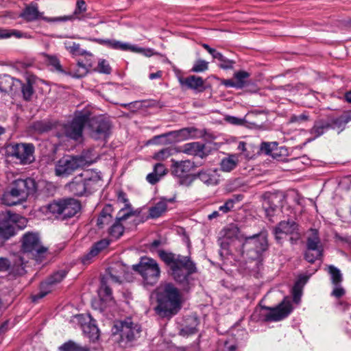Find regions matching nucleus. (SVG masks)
Returning <instances> with one entry per match:
<instances>
[{"mask_svg": "<svg viewBox=\"0 0 351 351\" xmlns=\"http://www.w3.org/2000/svg\"><path fill=\"white\" fill-rule=\"evenodd\" d=\"M158 305L156 311L162 317H171L181 308V295L172 284L167 283L158 288Z\"/></svg>", "mask_w": 351, "mask_h": 351, "instance_id": "1", "label": "nucleus"}, {"mask_svg": "<svg viewBox=\"0 0 351 351\" xmlns=\"http://www.w3.org/2000/svg\"><path fill=\"white\" fill-rule=\"evenodd\" d=\"M160 258L170 267L174 279L184 282L189 276L196 272L195 263L189 256H184L165 251L159 252Z\"/></svg>", "mask_w": 351, "mask_h": 351, "instance_id": "2", "label": "nucleus"}, {"mask_svg": "<svg viewBox=\"0 0 351 351\" xmlns=\"http://www.w3.org/2000/svg\"><path fill=\"white\" fill-rule=\"evenodd\" d=\"M35 190L36 183L33 179L16 180L13 182L10 191L3 195L2 203L7 206L16 205L25 201Z\"/></svg>", "mask_w": 351, "mask_h": 351, "instance_id": "3", "label": "nucleus"}, {"mask_svg": "<svg viewBox=\"0 0 351 351\" xmlns=\"http://www.w3.org/2000/svg\"><path fill=\"white\" fill-rule=\"evenodd\" d=\"M101 179L98 173L87 170L76 176L67 185V187L69 191L75 195L82 196L95 189Z\"/></svg>", "mask_w": 351, "mask_h": 351, "instance_id": "4", "label": "nucleus"}, {"mask_svg": "<svg viewBox=\"0 0 351 351\" xmlns=\"http://www.w3.org/2000/svg\"><path fill=\"white\" fill-rule=\"evenodd\" d=\"M82 153L80 156L66 155L59 159L55 165V173L58 176H68L79 167L95 162V158Z\"/></svg>", "mask_w": 351, "mask_h": 351, "instance_id": "5", "label": "nucleus"}, {"mask_svg": "<svg viewBox=\"0 0 351 351\" xmlns=\"http://www.w3.org/2000/svg\"><path fill=\"white\" fill-rule=\"evenodd\" d=\"M27 220L19 215L5 211L0 213V245L16 234V229L26 227Z\"/></svg>", "mask_w": 351, "mask_h": 351, "instance_id": "6", "label": "nucleus"}, {"mask_svg": "<svg viewBox=\"0 0 351 351\" xmlns=\"http://www.w3.org/2000/svg\"><path fill=\"white\" fill-rule=\"evenodd\" d=\"M133 270L138 274L145 286L156 285L160 276V269L156 260L147 257H141L138 264L132 265Z\"/></svg>", "mask_w": 351, "mask_h": 351, "instance_id": "7", "label": "nucleus"}, {"mask_svg": "<svg viewBox=\"0 0 351 351\" xmlns=\"http://www.w3.org/2000/svg\"><path fill=\"white\" fill-rule=\"evenodd\" d=\"M90 115V108H85L82 110L76 111L72 121L64 128L66 136L74 141L81 140L84 127L86 124Z\"/></svg>", "mask_w": 351, "mask_h": 351, "instance_id": "8", "label": "nucleus"}, {"mask_svg": "<svg viewBox=\"0 0 351 351\" xmlns=\"http://www.w3.org/2000/svg\"><path fill=\"white\" fill-rule=\"evenodd\" d=\"M112 332L114 335L119 333L122 341L132 343L139 338L141 327L138 324L133 322L131 318H126L123 321L115 322Z\"/></svg>", "mask_w": 351, "mask_h": 351, "instance_id": "9", "label": "nucleus"}, {"mask_svg": "<svg viewBox=\"0 0 351 351\" xmlns=\"http://www.w3.org/2000/svg\"><path fill=\"white\" fill-rule=\"evenodd\" d=\"M90 136L95 139H105L109 135L110 123L104 115H93L90 110V115L86 122Z\"/></svg>", "mask_w": 351, "mask_h": 351, "instance_id": "10", "label": "nucleus"}, {"mask_svg": "<svg viewBox=\"0 0 351 351\" xmlns=\"http://www.w3.org/2000/svg\"><path fill=\"white\" fill-rule=\"evenodd\" d=\"M226 235L228 237L234 236L239 241L245 240L244 246H252L258 255L267 250L268 244L265 237L254 234L250 237H245L241 234L239 229L236 226H232L228 228Z\"/></svg>", "mask_w": 351, "mask_h": 351, "instance_id": "11", "label": "nucleus"}, {"mask_svg": "<svg viewBox=\"0 0 351 351\" xmlns=\"http://www.w3.org/2000/svg\"><path fill=\"white\" fill-rule=\"evenodd\" d=\"M21 241L23 252L31 254L37 261L41 262L47 248L41 245L38 234L34 232H26Z\"/></svg>", "mask_w": 351, "mask_h": 351, "instance_id": "12", "label": "nucleus"}, {"mask_svg": "<svg viewBox=\"0 0 351 351\" xmlns=\"http://www.w3.org/2000/svg\"><path fill=\"white\" fill-rule=\"evenodd\" d=\"M80 208L79 201L73 198L53 202L48 206L50 213L62 219L73 217L80 210Z\"/></svg>", "mask_w": 351, "mask_h": 351, "instance_id": "13", "label": "nucleus"}, {"mask_svg": "<svg viewBox=\"0 0 351 351\" xmlns=\"http://www.w3.org/2000/svg\"><path fill=\"white\" fill-rule=\"evenodd\" d=\"M273 233L276 241L282 243L286 236H290L291 244H295L300 239L298 225L293 220L282 221L274 228Z\"/></svg>", "mask_w": 351, "mask_h": 351, "instance_id": "14", "label": "nucleus"}, {"mask_svg": "<svg viewBox=\"0 0 351 351\" xmlns=\"http://www.w3.org/2000/svg\"><path fill=\"white\" fill-rule=\"evenodd\" d=\"M7 152L21 164H29L34 160V146L31 143L11 144L7 147Z\"/></svg>", "mask_w": 351, "mask_h": 351, "instance_id": "15", "label": "nucleus"}, {"mask_svg": "<svg viewBox=\"0 0 351 351\" xmlns=\"http://www.w3.org/2000/svg\"><path fill=\"white\" fill-rule=\"evenodd\" d=\"M66 276V271L64 269L58 271L50 276L45 281L41 282L39 291L32 295V300L37 302L48 293L52 291L55 286L60 283Z\"/></svg>", "mask_w": 351, "mask_h": 351, "instance_id": "16", "label": "nucleus"}, {"mask_svg": "<svg viewBox=\"0 0 351 351\" xmlns=\"http://www.w3.org/2000/svg\"><path fill=\"white\" fill-rule=\"evenodd\" d=\"M306 247L304 257L308 262L314 263L322 257L323 247L317 230H312V234L307 239Z\"/></svg>", "mask_w": 351, "mask_h": 351, "instance_id": "17", "label": "nucleus"}, {"mask_svg": "<svg viewBox=\"0 0 351 351\" xmlns=\"http://www.w3.org/2000/svg\"><path fill=\"white\" fill-rule=\"evenodd\" d=\"M269 312L265 315V319L269 322H278L287 317L293 311L291 301L285 298L277 306L274 308L265 307Z\"/></svg>", "mask_w": 351, "mask_h": 351, "instance_id": "18", "label": "nucleus"}, {"mask_svg": "<svg viewBox=\"0 0 351 351\" xmlns=\"http://www.w3.org/2000/svg\"><path fill=\"white\" fill-rule=\"evenodd\" d=\"M16 275H23L25 274V263L23 259L21 256L16 257L12 264L5 258H0V271H8Z\"/></svg>", "mask_w": 351, "mask_h": 351, "instance_id": "19", "label": "nucleus"}, {"mask_svg": "<svg viewBox=\"0 0 351 351\" xmlns=\"http://www.w3.org/2000/svg\"><path fill=\"white\" fill-rule=\"evenodd\" d=\"M197 177L207 186L217 185L219 182V175L216 169L201 170L197 173Z\"/></svg>", "mask_w": 351, "mask_h": 351, "instance_id": "20", "label": "nucleus"}, {"mask_svg": "<svg viewBox=\"0 0 351 351\" xmlns=\"http://www.w3.org/2000/svg\"><path fill=\"white\" fill-rule=\"evenodd\" d=\"M173 199L162 197L149 208V217L152 219H157L161 217L167 210V204L173 202Z\"/></svg>", "mask_w": 351, "mask_h": 351, "instance_id": "21", "label": "nucleus"}, {"mask_svg": "<svg viewBox=\"0 0 351 351\" xmlns=\"http://www.w3.org/2000/svg\"><path fill=\"white\" fill-rule=\"evenodd\" d=\"M86 10V3L84 0H77L75 9L73 13L69 16H65L60 19V21H73L75 19L85 20L88 18H91L90 14L87 13L85 15L82 14Z\"/></svg>", "mask_w": 351, "mask_h": 351, "instance_id": "22", "label": "nucleus"}, {"mask_svg": "<svg viewBox=\"0 0 351 351\" xmlns=\"http://www.w3.org/2000/svg\"><path fill=\"white\" fill-rule=\"evenodd\" d=\"M197 135V129L195 128H184L179 130L167 132V135L162 136H171L174 138L176 142L185 141L189 138H195Z\"/></svg>", "mask_w": 351, "mask_h": 351, "instance_id": "23", "label": "nucleus"}, {"mask_svg": "<svg viewBox=\"0 0 351 351\" xmlns=\"http://www.w3.org/2000/svg\"><path fill=\"white\" fill-rule=\"evenodd\" d=\"M172 162V172L178 177H184L187 175L193 169V163L189 160L176 161L173 159Z\"/></svg>", "mask_w": 351, "mask_h": 351, "instance_id": "24", "label": "nucleus"}, {"mask_svg": "<svg viewBox=\"0 0 351 351\" xmlns=\"http://www.w3.org/2000/svg\"><path fill=\"white\" fill-rule=\"evenodd\" d=\"M179 82L182 86L187 88L202 91L204 89V82L202 77L191 75L184 78H180Z\"/></svg>", "mask_w": 351, "mask_h": 351, "instance_id": "25", "label": "nucleus"}, {"mask_svg": "<svg viewBox=\"0 0 351 351\" xmlns=\"http://www.w3.org/2000/svg\"><path fill=\"white\" fill-rule=\"evenodd\" d=\"M93 66V62L90 59H87L85 62L78 60L76 68L70 71L69 74L75 78L83 77L86 75L89 69Z\"/></svg>", "mask_w": 351, "mask_h": 351, "instance_id": "26", "label": "nucleus"}, {"mask_svg": "<svg viewBox=\"0 0 351 351\" xmlns=\"http://www.w3.org/2000/svg\"><path fill=\"white\" fill-rule=\"evenodd\" d=\"M117 200L118 202L125 204V207L121 208L119 212V219H127L130 216L134 215L125 193L122 191H118Z\"/></svg>", "mask_w": 351, "mask_h": 351, "instance_id": "27", "label": "nucleus"}, {"mask_svg": "<svg viewBox=\"0 0 351 351\" xmlns=\"http://www.w3.org/2000/svg\"><path fill=\"white\" fill-rule=\"evenodd\" d=\"M19 16L25 21L30 22L41 18V13L38 11L36 4L31 3L24 8Z\"/></svg>", "mask_w": 351, "mask_h": 351, "instance_id": "28", "label": "nucleus"}, {"mask_svg": "<svg viewBox=\"0 0 351 351\" xmlns=\"http://www.w3.org/2000/svg\"><path fill=\"white\" fill-rule=\"evenodd\" d=\"M277 199L276 196L271 197L265 199L263 204L266 217L271 221V218L276 215L279 210L278 206L276 204Z\"/></svg>", "mask_w": 351, "mask_h": 351, "instance_id": "29", "label": "nucleus"}, {"mask_svg": "<svg viewBox=\"0 0 351 351\" xmlns=\"http://www.w3.org/2000/svg\"><path fill=\"white\" fill-rule=\"evenodd\" d=\"M204 144L199 142H193L186 143L184 145L183 152L189 155L197 156L203 158L204 155Z\"/></svg>", "mask_w": 351, "mask_h": 351, "instance_id": "30", "label": "nucleus"}, {"mask_svg": "<svg viewBox=\"0 0 351 351\" xmlns=\"http://www.w3.org/2000/svg\"><path fill=\"white\" fill-rule=\"evenodd\" d=\"M112 207L110 205L103 208L97 220V226L99 228H104L112 221Z\"/></svg>", "mask_w": 351, "mask_h": 351, "instance_id": "31", "label": "nucleus"}, {"mask_svg": "<svg viewBox=\"0 0 351 351\" xmlns=\"http://www.w3.org/2000/svg\"><path fill=\"white\" fill-rule=\"evenodd\" d=\"M239 156L232 154L221 160L220 163L221 169L225 172H230L236 168L239 163Z\"/></svg>", "mask_w": 351, "mask_h": 351, "instance_id": "32", "label": "nucleus"}, {"mask_svg": "<svg viewBox=\"0 0 351 351\" xmlns=\"http://www.w3.org/2000/svg\"><path fill=\"white\" fill-rule=\"evenodd\" d=\"M349 121H351V111L344 112L339 117L331 120L329 123L330 124V128L342 130Z\"/></svg>", "mask_w": 351, "mask_h": 351, "instance_id": "33", "label": "nucleus"}, {"mask_svg": "<svg viewBox=\"0 0 351 351\" xmlns=\"http://www.w3.org/2000/svg\"><path fill=\"white\" fill-rule=\"evenodd\" d=\"M84 334L90 339V341L95 342L99 337V330L97 326L92 323L84 324L82 326Z\"/></svg>", "mask_w": 351, "mask_h": 351, "instance_id": "34", "label": "nucleus"}, {"mask_svg": "<svg viewBox=\"0 0 351 351\" xmlns=\"http://www.w3.org/2000/svg\"><path fill=\"white\" fill-rule=\"evenodd\" d=\"M125 219H119V215L117 217L115 221L108 228L109 235L114 239H119L124 232V228L121 221Z\"/></svg>", "mask_w": 351, "mask_h": 351, "instance_id": "35", "label": "nucleus"}, {"mask_svg": "<svg viewBox=\"0 0 351 351\" xmlns=\"http://www.w3.org/2000/svg\"><path fill=\"white\" fill-rule=\"evenodd\" d=\"M123 266L121 265H116L114 267L108 268V279L114 282L120 283L121 278L123 276Z\"/></svg>", "mask_w": 351, "mask_h": 351, "instance_id": "36", "label": "nucleus"}, {"mask_svg": "<svg viewBox=\"0 0 351 351\" xmlns=\"http://www.w3.org/2000/svg\"><path fill=\"white\" fill-rule=\"evenodd\" d=\"M330 128L329 122L319 120L315 123L313 127L311 130V133L314 134L315 137H318L323 134L328 129Z\"/></svg>", "mask_w": 351, "mask_h": 351, "instance_id": "37", "label": "nucleus"}, {"mask_svg": "<svg viewBox=\"0 0 351 351\" xmlns=\"http://www.w3.org/2000/svg\"><path fill=\"white\" fill-rule=\"evenodd\" d=\"M14 80L8 75L0 76V90L3 93H10L13 90Z\"/></svg>", "mask_w": 351, "mask_h": 351, "instance_id": "38", "label": "nucleus"}, {"mask_svg": "<svg viewBox=\"0 0 351 351\" xmlns=\"http://www.w3.org/2000/svg\"><path fill=\"white\" fill-rule=\"evenodd\" d=\"M59 351H90L87 347H83L73 341H69L59 347Z\"/></svg>", "mask_w": 351, "mask_h": 351, "instance_id": "39", "label": "nucleus"}, {"mask_svg": "<svg viewBox=\"0 0 351 351\" xmlns=\"http://www.w3.org/2000/svg\"><path fill=\"white\" fill-rule=\"evenodd\" d=\"M45 60L49 66H51V69L59 73H64L60 62L57 56L45 54Z\"/></svg>", "mask_w": 351, "mask_h": 351, "instance_id": "40", "label": "nucleus"}, {"mask_svg": "<svg viewBox=\"0 0 351 351\" xmlns=\"http://www.w3.org/2000/svg\"><path fill=\"white\" fill-rule=\"evenodd\" d=\"M176 149L171 147H165L156 152L153 156V159L158 161H163L172 156Z\"/></svg>", "mask_w": 351, "mask_h": 351, "instance_id": "41", "label": "nucleus"}, {"mask_svg": "<svg viewBox=\"0 0 351 351\" xmlns=\"http://www.w3.org/2000/svg\"><path fill=\"white\" fill-rule=\"evenodd\" d=\"M110 244V241L108 239H102L96 243L92 247L89 254L87 255V257H93L97 255L101 250L106 248Z\"/></svg>", "mask_w": 351, "mask_h": 351, "instance_id": "42", "label": "nucleus"}, {"mask_svg": "<svg viewBox=\"0 0 351 351\" xmlns=\"http://www.w3.org/2000/svg\"><path fill=\"white\" fill-rule=\"evenodd\" d=\"M307 279L306 277H302L300 280L295 284L292 289V295L293 302L296 304H298L300 302L301 296H302V287L300 286V282L305 283Z\"/></svg>", "mask_w": 351, "mask_h": 351, "instance_id": "43", "label": "nucleus"}, {"mask_svg": "<svg viewBox=\"0 0 351 351\" xmlns=\"http://www.w3.org/2000/svg\"><path fill=\"white\" fill-rule=\"evenodd\" d=\"M328 273L330 275L332 283L334 285H339L343 280L342 274L340 270L333 265H330L328 268Z\"/></svg>", "mask_w": 351, "mask_h": 351, "instance_id": "44", "label": "nucleus"}, {"mask_svg": "<svg viewBox=\"0 0 351 351\" xmlns=\"http://www.w3.org/2000/svg\"><path fill=\"white\" fill-rule=\"evenodd\" d=\"M249 76V73L244 71H240L234 73V78L237 85V88H242L245 86Z\"/></svg>", "mask_w": 351, "mask_h": 351, "instance_id": "45", "label": "nucleus"}, {"mask_svg": "<svg viewBox=\"0 0 351 351\" xmlns=\"http://www.w3.org/2000/svg\"><path fill=\"white\" fill-rule=\"evenodd\" d=\"M11 36L20 38L24 36V34L16 29L0 28V39L8 38Z\"/></svg>", "mask_w": 351, "mask_h": 351, "instance_id": "46", "label": "nucleus"}, {"mask_svg": "<svg viewBox=\"0 0 351 351\" xmlns=\"http://www.w3.org/2000/svg\"><path fill=\"white\" fill-rule=\"evenodd\" d=\"M99 295L104 300L108 301L112 300V290L106 285L104 280L101 281V285L99 291Z\"/></svg>", "mask_w": 351, "mask_h": 351, "instance_id": "47", "label": "nucleus"}, {"mask_svg": "<svg viewBox=\"0 0 351 351\" xmlns=\"http://www.w3.org/2000/svg\"><path fill=\"white\" fill-rule=\"evenodd\" d=\"M239 198H230L225 202V203L219 207V211L221 212L222 214H226L231 211L236 202H239Z\"/></svg>", "mask_w": 351, "mask_h": 351, "instance_id": "48", "label": "nucleus"}, {"mask_svg": "<svg viewBox=\"0 0 351 351\" xmlns=\"http://www.w3.org/2000/svg\"><path fill=\"white\" fill-rule=\"evenodd\" d=\"M239 198H230L225 202V203L219 207V211L221 212L222 214H226L231 211L236 202H239Z\"/></svg>", "mask_w": 351, "mask_h": 351, "instance_id": "49", "label": "nucleus"}, {"mask_svg": "<svg viewBox=\"0 0 351 351\" xmlns=\"http://www.w3.org/2000/svg\"><path fill=\"white\" fill-rule=\"evenodd\" d=\"M111 49H119L121 51H132V49H135L134 48V45H131L128 43H122L119 40H113L112 39L111 41Z\"/></svg>", "mask_w": 351, "mask_h": 351, "instance_id": "50", "label": "nucleus"}, {"mask_svg": "<svg viewBox=\"0 0 351 351\" xmlns=\"http://www.w3.org/2000/svg\"><path fill=\"white\" fill-rule=\"evenodd\" d=\"M208 69V62L206 60L198 59L197 60L191 69L192 72L199 73L204 72Z\"/></svg>", "mask_w": 351, "mask_h": 351, "instance_id": "51", "label": "nucleus"}, {"mask_svg": "<svg viewBox=\"0 0 351 351\" xmlns=\"http://www.w3.org/2000/svg\"><path fill=\"white\" fill-rule=\"evenodd\" d=\"M167 133H165V134H162L154 136V138L153 139L154 143H160V144H162V145H167V144H171L173 143H176V140L174 139V138H173L171 136V137L167 136L165 137L162 136L167 135Z\"/></svg>", "mask_w": 351, "mask_h": 351, "instance_id": "52", "label": "nucleus"}, {"mask_svg": "<svg viewBox=\"0 0 351 351\" xmlns=\"http://www.w3.org/2000/svg\"><path fill=\"white\" fill-rule=\"evenodd\" d=\"M67 49L74 55L86 53L89 58L92 57V54L83 51L80 49V45L77 43H73L71 45L66 47Z\"/></svg>", "mask_w": 351, "mask_h": 351, "instance_id": "53", "label": "nucleus"}, {"mask_svg": "<svg viewBox=\"0 0 351 351\" xmlns=\"http://www.w3.org/2000/svg\"><path fill=\"white\" fill-rule=\"evenodd\" d=\"M97 70L99 73L109 74L111 72V67L106 60H100L98 62Z\"/></svg>", "mask_w": 351, "mask_h": 351, "instance_id": "54", "label": "nucleus"}, {"mask_svg": "<svg viewBox=\"0 0 351 351\" xmlns=\"http://www.w3.org/2000/svg\"><path fill=\"white\" fill-rule=\"evenodd\" d=\"M278 144L276 142H263L261 145V149L266 154H271L274 148L277 147Z\"/></svg>", "mask_w": 351, "mask_h": 351, "instance_id": "55", "label": "nucleus"}, {"mask_svg": "<svg viewBox=\"0 0 351 351\" xmlns=\"http://www.w3.org/2000/svg\"><path fill=\"white\" fill-rule=\"evenodd\" d=\"M22 93L25 100H29L34 93L33 87L29 84H25L22 86Z\"/></svg>", "mask_w": 351, "mask_h": 351, "instance_id": "56", "label": "nucleus"}, {"mask_svg": "<svg viewBox=\"0 0 351 351\" xmlns=\"http://www.w3.org/2000/svg\"><path fill=\"white\" fill-rule=\"evenodd\" d=\"M134 48L135 49H132V51L134 52H138L143 53L144 56L147 57H151L157 53L154 51V49L148 48V49H144L138 47L137 46L134 45Z\"/></svg>", "mask_w": 351, "mask_h": 351, "instance_id": "57", "label": "nucleus"}, {"mask_svg": "<svg viewBox=\"0 0 351 351\" xmlns=\"http://www.w3.org/2000/svg\"><path fill=\"white\" fill-rule=\"evenodd\" d=\"M153 171L156 173L160 179L167 173V169L165 168V165L160 162H158L154 165Z\"/></svg>", "mask_w": 351, "mask_h": 351, "instance_id": "58", "label": "nucleus"}, {"mask_svg": "<svg viewBox=\"0 0 351 351\" xmlns=\"http://www.w3.org/2000/svg\"><path fill=\"white\" fill-rule=\"evenodd\" d=\"M219 67L223 69H231L233 68V65L235 63L234 61L226 58L225 56L223 59L219 61Z\"/></svg>", "mask_w": 351, "mask_h": 351, "instance_id": "59", "label": "nucleus"}, {"mask_svg": "<svg viewBox=\"0 0 351 351\" xmlns=\"http://www.w3.org/2000/svg\"><path fill=\"white\" fill-rule=\"evenodd\" d=\"M146 180L149 183L152 184H155L160 180V177H158L156 173H155L154 171H153L152 173H149L147 176Z\"/></svg>", "mask_w": 351, "mask_h": 351, "instance_id": "60", "label": "nucleus"}, {"mask_svg": "<svg viewBox=\"0 0 351 351\" xmlns=\"http://www.w3.org/2000/svg\"><path fill=\"white\" fill-rule=\"evenodd\" d=\"M91 41L110 48L112 39L92 38Z\"/></svg>", "mask_w": 351, "mask_h": 351, "instance_id": "61", "label": "nucleus"}, {"mask_svg": "<svg viewBox=\"0 0 351 351\" xmlns=\"http://www.w3.org/2000/svg\"><path fill=\"white\" fill-rule=\"evenodd\" d=\"M335 288L332 291V295L336 298H340L343 296L345 293L344 289L339 285H335Z\"/></svg>", "mask_w": 351, "mask_h": 351, "instance_id": "62", "label": "nucleus"}, {"mask_svg": "<svg viewBox=\"0 0 351 351\" xmlns=\"http://www.w3.org/2000/svg\"><path fill=\"white\" fill-rule=\"evenodd\" d=\"M226 120L228 123H230L231 124H234V125H241L243 123V120L241 119H239L236 117H232V116L226 117Z\"/></svg>", "mask_w": 351, "mask_h": 351, "instance_id": "63", "label": "nucleus"}, {"mask_svg": "<svg viewBox=\"0 0 351 351\" xmlns=\"http://www.w3.org/2000/svg\"><path fill=\"white\" fill-rule=\"evenodd\" d=\"M308 119L307 116L305 114H300L299 116H293L291 118V122H300L303 121H306Z\"/></svg>", "mask_w": 351, "mask_h": 351, "instance_id": "64", "label": "nucleus"}]
</instances>
